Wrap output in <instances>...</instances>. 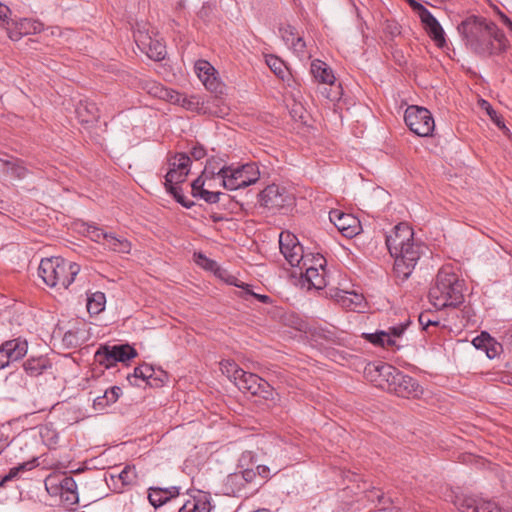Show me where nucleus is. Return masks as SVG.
<instances>
[{"instance_id": "nucleus-1", "label": "nucleus", "mask_w": 512, "mask_h": 512, "mask_svg": "<svg viewBox=\"0 0 512 512\" xmlns=\"http://www.w3.org/2000/svg\"><path fill=\"white\" fill-rule=\"evenodd\" d=\"M457 30L465 46L480 57L500 56L510 47L505 33L485 17L469 16L458 25Z\"/></svg>"}, {"instance_id": "nucleus-2", "label": "nucleus", "mask_w": 512, "mask_h": 512, "mask_svg": "<svg viewBox=\"0 0 512 512\" xmlns=\"http://www.w3.org/2000/svg\"><path fill=\"white\" fill-rule=\"evenodd\" d=\"M385 243L394 258V273L403 281L408 279L427 247L421 240L415 239L414 231L407 223L397 224L386 235Z\"/></svg>"}, {"instance_id": "nucleus-3", "label": "nucleus", "mask_w": 512, "mask_h": 512, "mask_svg": "<svg viewBox=\"0 0 512 512\" xmlns=\"http://www.w3.org/2000/svg\"><path fill=\"white\" fill-rule=\"evenodd\" d=\"M429 299L438 310L457 307L464 300L463 282L450 267L441 268L430 288Z\"/></svg>"}, {"instance_id": "nucleus-4", "label": "nucleus", "mask_w": 512, "mask_h": 512, "mask_svg": "<svg viewBox=\"0 0 512 512\" xmlns=\"http://www.w3.org/2000/svg\"><path fill=\"white\" fill-rule=\"evenodd\" d=\"M80 266L61 257H50L41 260L38 274L50 287L67 289L79 273Z\"/></svg>"}, {"instance_id": "nucleus-5", "label": "nucleus", "mask_w": 512, "mask_h": 512, "mask_svg": "<svg viewBox=\"0 0 512 512\" xmlns=\"http://www.w3.org/2000/svg\"><path fill=\"white\" fill-rule=\"evenodd\" d=\"M221 366L223 373H226L229 378L233 379L235 385L243 393L259 396L266 400L274 399L272 386L258 375L246 372L230 361L222 362Z\"/></svg>"}, {"instance_id": "nucleus-6", "label": "nucleus", "mask_w": 512, "mask_h": 512, "mask_svg": "<svg viewBox=\"0 0 512 512\" xmlns=\"http://www.w3.org/2000/svg\"><path fill=\"white\" fill-rule=\"evenodd\" d=\"M220 185L228 190H237L255 184L260 178L258 166L247 163L241 166H222L216 168Z\"/></svg>"}, {"instance_id": "nucleus-7", "label": "nucleus", "mask_w": 512, "mask_h": 512, "mask_svg": "<svg viewBox=\"0 0 512 512\" xmlns=\"http://www.w3.org/2000/svg\"><path fill=\"white\" fill-rule=\"evenodd\" d=\"M45 488L51 496H59L61 502L66 505L78 503L77 484L71 476L49 475L45 479Z\"/></svg>"}, {"instance_id": "nucleus-8", "label": "nucleus", "mask_w": 512, "mask_h": 512, "mask_svg": "<svg viewBox=\"0 0 512 512\" xmlns=\"http://www.w3.org/2000/svg\"><path fill=\"white\" fill-rule=\"evenodd\" d=\"M84 232L92 241L102 244L109 251L128 254L132 245L128 239L118 236L112 232H107L96 224H86Z\"/></svg>"}, {"instance_id": "nucleus-9", "label": "nucleus", "mask_w": 512, "mask_h": 512, "mask_svg": "<svg viewBox=\"0 0 512 512\" xmlns=\"http://www.w3.org/2000/svg\"><path fill=\"white\" fill-rule=\"evenodd\" d=\"M409 129L420 137H429L435 129V121L431 112L420 106H409L404 115Z\"/></svg>"}, {"instance_id": "nucleus-10", "label": "nucleus", "mask_w": 512, "mask_h": 512, "mask_svg": "<svg viewBox=\"0 0 512 512\" xmlns=\"http://www.w3.org/2000/svg\"><path fill=\"white\" fill-rule=\"evenodd\" d=\"M294 201L293 193L276 184L268 185L259 194L260 205L272 211L288 209L294 205Z\"/></svg>"}, {"instance_id": "nucleus-11", "label": "nucleus", "mask_w": 512, "mask_h": 512, "mask_svg": "<svg viewBox=\"0 0 512 512\" xmlns=\"http://www.w3.org/2000/svg\"><path fill=\"white\" fill-rule=\"evenodd\" d=\"M219 103L220 100L217 97L204 99L199 95L187 96L182 94L178 105L199 114H210L217 117H223L227 114V107L220 106Z\"/></svg>"}, {"instance_id": "nucleus-12", "label": "nucleus", "mask_w": 512, "mask_h": 512, "mask_svg": "<svg viewBox=\"0 0 512 512\" xmlns=\"http://www.w3.org/2000/svg\"><path fill=\"white\" fill-rule=\"evenodd\" d=\"M134 40L138 48L150 59L161 61L165 58V45L160 39L153 37L148 31L137 29L134 32Z\"/></svg>"}, {"instance_id": "nucleus-13", "label": "nucleus", "mask_w": 512, "mask_h": 512, "mask_svg": "<svg viewBox=\"0 0 512 512\" xmlns=\"http://www.w3.org/2000/svg\"><path fill=\"white\" fill-rule=\"evenodd\" d=\"M280 252L286 261L292 266L297 267L303 260L304 249L298 238L290 232H281L279 235Z\"/></svg>"}, {"instance_id": "nucleus-14", "label": "nucleus", "mask_w": 512, "mask_h": 512, "mask_svg": "<svg viewBox=\"0 0 512 512\" xmlns=\"http://www.w3.org/2000/svg\"><path fill=\"white\" fill-rule=\"evenodd\" d=\"M28 342L22 337L14 338L3 342L0 345V370L10 363L16 362L26 356Z\"/></svg>"}, {"instance_id": "nucleus-15", "label": "nucleus", "mask_w": 512, "mask_h": 512, "mask_svg": "<svg viewBox=\"0 0 512 512\" xmlns=\"http://www.w3.org/2000/svg\"><path fill=\"white\" fill-rule=\"evenodd\" d=\"M329 219L344 237L352 238L362 230L359 219L352 214L334 209L329 212Z\"/></svg>"}, {"instance_id": "nucleus-16", "label": "nucleus", "mask_w": 512, "mask_h": 512, "mask_svg": "<svg viewBox=\"0 0 512 512\" xmlns=\"http://www.w3.org/2000/svg\"><path fill=\"white\" fill-rule=\"evenodd\" d=\"M137 482L134 466L126 465L119 473H110L106 478L108 487L115 493H123Z\"/></svg>"}, {"instance_id": "nucleus-17", "label": "nucleus", "mask_w": 512, "mask_h": 512, "mask_svg": "<svg viewBox=\"0 0 512 512\" xmlns=\"http://www.w3.org/2000/svg\"><path fill=\"white\" fill-rule=\"evenodd\" d=\"M43 24L34 19L23 18L7 22V34L13 41L20 40L23 36L41 32Z\"/></svg>"}, {"instance_id": "nucleus-18", "label": "nucleus", "mask_w": 512, "mask_h": 512, "mask_svg": "<svg viewBox=\"0 0 512 512\" xmlns=\"http://www.w3.org/2000/svg\"><path fill=\"white\" fill-rule=\"evenodd\" d=\"M188 173L179 171L176 168H169L165 175L166 190L174 196L176 201L186 208H190L193 202L186 200L181 193V188L178 186L186 180Z\"/></svg>"}, {"instance_id": "nucleus-19", "label": "nucleus", "mask_w": 512, "mask_h": 512, "mask_svg": "<svg viewBox=\"0 0 512 512\" xmlns=\"http://www.w3.org/2000/svg\"><path fill=\"white\" fill-rule=\"evenodd\" d=\"M195 73L200 81L211 92H221V82L216 77L215 68L206 60H198L195 63Z\"/></svg>"}, {"instance_id": "nucleus-20", "label": "nucleus", "mask_w": 512, "mask_h": 512, "mask_svg": "<svg viewBox=\"0 0 512 512\" xmlns=\"http://www.w3.org/2000/svg\"><path fill=\"white\" fill-rule=\"evenodd\" d=\"M132 377L146 381L151 387H161L167 380L165 371L155 370L153 366L146 363L135 367Z\"/></svg>"}, {"instance_id": "nucleus-21", "label": "nucleus", "mask_w": 512, "mask_h": 512, "mask_svg": "<svg viewBox=\"0 0 512 512\" xmlns=\"http://www.w3.org/2000/svg\"><path fill=\"white\" fill-rule=\"evenodd\" d=\"M420 19L430 38L436 43L438 47H444V45L446 44V40L444 37L445 33L438 20L432 15V13L429 10L424 12V14L420 16Z\"/></svg>"}, {"instance_id": "nucleus-22", "label": "nucleus", "mask_w": 512, "mask_h": 512, "mask_svg": "<svg viewBox=\"0 0 512 512\" xmlns=\"http://www.w3.org/2000/svg\"><path fill=\"white\" fill-rule=\"evenodd\" d=\"M364 372L366 377L380 388L381 382L390 377L391 373H395V367L384 362H374L369 363Z\"/></svg>"}, {"instance_id": "nucleus-23", "label": "nucleus", "mask_w": 512, "mask_h": 512, "mask_svg": "<svg viewBox=\"0 0 512 512\" xmlns=\"http://www.w3.org/2000/svg\"><path fill=\"white\" fill-rule=\"evenodd\" d=\"M473 346L485 352L489 359H494L502 350V346L487 332H481L472 340Z\"/></svg>"}, {"instance_id": "nucleus-24", "label": "nucleus", "mask_w": 512, "mask_h": 512, "mask_svg": "<svg viewBox=\"0 0 512 512\" xmlns=\"http://www.w3.org/2000/svg\"><path fill=\"white\" fill-rule=\"evenodd\" d=\"M178 495L179 488L176 486H171L168 488L150 487L148 489L149 503L155 508L164 505L170 499L175 498Z\"/></svg>"}, {"instance_id": "nucleus-25", "label": "nucleus", "mask_w": 512, "mask_h": 512, "mask_svg": "<svg viewBox=\"0 0 512 512\" xmlns=\"http://www.w3.org/2000/svg\"><path fill=\"white\" fill-rule=\"evenodd\" d=\"M314 80L320 84L333 85L336 81L333 70L322 60L314 59L310 65Z\"/></svg>"}, {"instance_id": "nucleus-26", "label": "nucleus", "mask_w": 512, "mask_h": 512, "mask_svg": "<svg viewBox=\"0 0 512 512\" xmlns=\"http://www.w3.org/2000/svg\"><path fill=\"white\" fill-rule=\"evenodd\" d=\"M421 393L418 382L408 375L401 374L394 387V394L404 398L416 397Z\"/></svg>"}, {"instance_id": "nucleus-27", "label": "nucleus", "mask_w": 512, "mask_h": 512, "mask_svg": "<svg viewBox=\"0 0 512 512\" xmlns=\"http://www.w3.org/2000/svg\"><path fill=\"white\" fill-rule=\"evenodd\" d=\"M337 302L348 310L360 311L364 308L365 299L355 291H339L335 294Z\"/></svg>"}, {"instance_id": "nucleus-28", "label": "nucleus", "mask_w": 512, "mask_h": 512, "mask_svg": "<svg viewBox=\"0 0 512 512\" xmlns=\"http://www.w3.org/2000/svg\"><path fill=\"white\" fill-rule=\"evenodd\" d=\"M211 504L206 494L198 493L190 496L179 508L178 512H210Z\"/></svg>"}, {"instance_id": "nucleus-29", "label": "nucleus", "mask_w": 512, "mask_h": 512, "mask_svg": "<svg viewBox=\"0 0 512 512\" xmlns=\"http://www.w3.org/2000/svg\"><path fill=\"white\" fill-rule=\"evenodd\" d=\"M52 366L46 356L29 357L23 362V370L30 377H38Z\"/></svg>"}, {"instance_id": "nucleus-30", "label": "nucleus", "mask_w": 512, "mask_h": 512, "mask_svg": "<svg viewBox=\"0 0 512 512\" xmlns=\"http://www.w3.org/2000/svg\"><path fill=\"white\" fill-rule=\"evenodd\" d=\"M215 161H208L202 174L197 178L195 179L192 184H191V188H192V195L194 197H199L202 193V191H204L206 188H205V185L207 183V181H210V180H217V173H216V167H214L213 163Z\"/></svg>"}, {"instance_id": "nucleus-31", "label": "nucleus", "mask_w": 512, "mask_h": 512, "mask_svg": "<svg viewBox=\"0 0 512 512\" xmlns=\"http://www.w3.org/2000/svg\"><path fill=\"white\" fill-rule=\"evenodd\" d=\"M301 275L307 282L309 288L320 290L327 285L326 267L321 269L315 268L314 266H309V268H306V272H303Z\"/></svg>"}, {"instance_id": "nucleus-32", "label": "nucleus", "mask_w": 512, "mask_h": 512, "mask_svg": "<svg viewBox=\"0 0 512 512\" xmlns=\"http://www.w3.org/2000/svg\"><path fill=\"white\" fill-rule=\"evenodd\" d=\"M75 112L81 123H92L99 118L98 107L88 100L80 101Z\"/></svg>"}, {"instance_id": "nucleus-33", "label": "nucleus", "mask_w": 512, "mask_h": 512, "mask_svg": "<svg viewBox=\"0 0 512 512\" xmlns=\"http://www.w3.org/2000/svg\"><path fill=\"white\" fill-rule=\"evenodd\" d=\"M408 325L409 321L401 323L396 326L389 327L387 331L385 330L386 337L379 338L380 347L396 346L397 348H399L400 345H398L397 340L402 337Z\"/></svg>"}, {"instance_id": "nucleus-34", "label": "nucleus", "mask_w": 512, "mask_h": 512, "mask_svg": "<svg viewBox=\"0 0 512 512\" xmlns=\"http://www.w3.org/2000/svg\"><path fill=\"white\" fill-rule=\"evenodd\" d=\"M479 498L468 496L465 494H457L453 499L455 507L460 512H477V504Z\"/></svg>"}, {"instance_id": "nucleus-35", "label": "nucleus", "mask_w": 512, "mask_h": 512, "mask_svg": "<svg viewBox=\"0 0 512 512\" xmlns=\"http://www.w3.org/2000/svg\"><path fill=\"white\" fill-rule=\"evenodd\" d=\"M309 266L323 269V267H326V259L319 253L304 254L303 260H301V263L297 266L300 270V274L306 272V268H309Z\"/></svg>"}, {"instance_id": "nucleus-36", "label": "nucleus", "mask_w": 512, "mask_h": 512, "mask_svg": "<svg viewBox=\"0 0 512 512\" xmlns=\"http://www.w3.org/2000/svg\"><path fill=\"white\" fill-rule=\"evenodd\" d=\"M106 297L103 292H94L87 298V310L90 314L97 315L104 310Z\"/></svg>"}, {"instance_id": "nucleus-37", "label": "nucleus", "mask_w": 512, "mask_h": 512, "mask_svg": "<svg viewBox=\"0 0 512 512\" xmlns=\"http://www.w3.org/2000/svg\"><path fill=\"white\" fill-rule=\"evenodd\" d=\"M114 359L117 362H126L137 356V351L129 344L112 345Z\"/></svg>"}, {"instance_id": "nucleus-38", "label": "nucleus", "mask_w": 512, "mask_h": 512, "mask_svg": "<svg viewBox=\"0 0 512 512\" xmlns=\"http://www.w3.org/2000/svg\"><path fill=\"white\" fill-rule=\"evenodd\" d=\"M95 360L105 368H111L116 364L110 345H102L95 353Z\"/></svg>"}, {"instance_id": "nucleus-39", "label": "nucleus", "mask_w": 512, "mask_h": 512, "mask_svg": "<svg viewBox=\"0 0 512 512\" xmlns=\"http://www.w3.org/2000/svg\"><path fill=\"white\" fill-rule=\"evenodd\" d=\"M266 64L280 79L285 80V78L289 76V72L285 63L277 56L267 55Z\"/></svg>"}, {"instance_id": "nucleus-40", "label": "nucleus", "mask_w": 512, "mask_h": 512, "mask_svg": "<svg viewBox=\"0 0 512 512\" xmlns=\"http://www.w3.org/2000/svg\"><path fill=\"white\" fill-rule=\"evenodd\" d=\"M154 90L153 94L156 96V97H159L163 100H166V101H169L170 103H173V104H179V101H180V98H181V93L173 90V89H170V88H165L161 85H155L153 88Z\"/></svg>"}, {"instance_id": "nucleus-41", "label": "nucleus", "mask_w": 512, "mask_h": 512, "mask_svg": "<svg viewBox=\"0 0 512 512\" xmlns=\"http://www.w3.org/2000/svg\"><path fill=\"white\" fill-rule=\"evenodd\" d=\"M34 466H35L34 461H31V462L21 463L18 466L11 468L9 470V472L5 476H3L2 479L0 480V486H3L8 481H12L14 479L19 478L20 473L30 470Z\"/></svg>"}, {"instance_id": "nucleus-42", "label": "nucleus", "mask_w": 512, "mask_h": 512, "mask_svg": "<svg viewBox=\"0 0 512 512\" xmlns=\"http://www.w3.org/2000/svg\"><path fill=\"white\" fill-rule=\"evenodd\" d=\"M191 160L190 157L184 153L176 154L169 161V168H176L179 171H183L189 174Z\"/></svg>"}, {"instance_id": "nucleus-43", "label": "nucleus", "mask_w": 512, "mask_h": 512, "mask_svg": "<svg viewBox=\"0 0 512 512\" xmlns=\"http://www.w3.org/2000/svg\"><path fill=\"white\" fill-rule=\"evenodd\" d=\"M480 106L484 109L487 114L490 116L491 120L496 124L498 128L501 130H508L504 124L503 119L497 114V112L492 108V106L486 100L480 101Z\"/></svg>"}, {"instance_id": "nucleus-44", "label": "nucleus", "mask_w": 512, "mask_h": 512, "mask_svg": "<svg viewBox=\"0 0 512 512\" xmlns=\"http://www.w3.org/2000/svg\"><path fill=\"white\" fill-rule=\"evenodd\" d=\"M401 374L402 372L395 368V373H391L390 377L384 379V382H381L380 384V388L390 393H394V387L396 386L397 381H399Z\"/></svg>"}, {"instance_id": "nucleus-45", "label": "nucleus", "mask_w": 512, "mask_h": 512, "mask_svg": "<svg viewBox=\"0 0 512 512\" xmlns=\"http://www.w3.org/2000/svg\"><path fill=\"white\" fill-rule=\"evenodd\" d=\"M401 374L402 372L395 368V373H391L390 377L384 379V382H381L380 384V388L390 393H394V387L396 386L397 381H399Z\"/></svg>"}, {"instance_id": "nucleus-46", "label": "nucleus", "mask_w": 512, "mask_h": 512, "mask_svg": "<svg viewBox=\"0 0 512 512\" xmlns=\"http://www.w3.org/2000/svg\"><path fill=\"white\" fill-rule=\"evenodd\" d=\"M280 34L286 45H290L292 41L298 36L296 29L290 25L280 28Z\"/></svg>"}, {"instance_id": "nucleus-47", "label": "nucleus", "mask_w": 512, "mask_h": 512, "mask_svg": "<svg viewBox=\"0 0 512 512\" xmlns=\"http://www.w3.org/2000/svg\"><path fill=\"white\" fill-rule=\"evenodd\" d=\"M121 393L122 390L120 387L113 386L110 389H107L102 396L106 400V404L110 405L115 403L119 399Z\"/></svg>"}, {"instance_id": "nucleus-48", "label": "nucleus", "mask_w": 512, "mask_h": 512, "mask_svg": "<svg viewBox=\"0 0 512 512\" xmlns=\"http://www.w3.org/2000/svg\"><path fill=\"white\" fill-rule=\"evenodd\" d=\"M289 47L298 55L305 56L306 55V43L301 36H297L294 41H292Z\"/></svg>"}, {"instance_id": "nucleus-49", "label": "nucleus", "mask_w": 512, "mask_h": 512, "mask_svg": "<svg viewBox=\"0 0 512 512\" xmlns=\"http://www.w3.org/2000/svg\"><path fill=\"white\" fill-rule=\"evenodd\" d=\"M9 168L11 173L18 178H22L26 174V169L20 165H18L12 158L2 160Z\"/></svg>"}, {"instance_id": "nucleus-50", "label": "nucleus", "mask_w": 512, "mask_h": 512, "mask_svg": "<svg viewBox=\"0 0 512 512\" xmlns=\"http://www.w3.org/2000/svg\"><path fill=\"white\" fill-rule=\"evenodd\" d=\"M222 195L224 194L219 191H209L208 188H206L204 191H202L199 197L205 200L207 203L214 204L219 202L220 196Z\"/></svg>"}, {"instance_id": "nucleus-51", "label": "nucleus", "mask_w": 512, "mask_h": 512, "mask_svg": "<svg viewBox=\"0 0 512 512\" xmlns=\"http://www.w3.org/2000/svg\"><path fill=\"white\" fill-rule=\"evenodd\" d=\"M363 338L372 343L375 346L380 347L379 338L386 337L385 330H377L374 333H363Z\"/></svg>"}, {"instance_id": "nucleus-52", "label": "nucleus", "mask_w": 512, "mask_h": 512, "mask_svg": "<svg viewBox=\"0 0 512 512\" xmlns=\"http://www.w3.org/2000/svg\"><path fill=\"white\" fill-rule=\"evenodd\" d=\"M196 257H197L196 258L197 264L202 266L203 268H205L207 270H211L215 266V262L210 260V259H208L203 254H198V255H196Z\"/></svg>"}, {"instance_id": "nucleus-53", "label": "nucleus", "mask_w": 512, "mask_h": 512, "mask_svg": "<svg viewBox=\"0 0 512 512\" xmlns=\"http://www.w3.org/2000/svg\"><path fill=\"white\" fill-rule=\"evenodd\" d=\"M10 13L9 7L3 5L0 3V25L7 27V22L10 20L8 19V14Z\"/></svg>"}, {"instance_id": "nucleus-54", "label": "nucleus", "mask_w": 512, "mask_h": 512, "mask_svg": "<svg viewBox=\"0 0 512 512\" xmlns=\"http://www.w3.org/2000/svg\"><path fill=\"white\" fill-rule=\"evenodd\" d=\"M419 323L422 325L423 329H427L430 325L439 324L438 321L429 319L426 314H421L419 316Z\"/></svg>"}, {"instance_id": "nucleus-55", "label": "nucleus", "mask_w": 512, "mask_h": 512, "mask_svg": "<svg viewBox=\"0 0 512 512\" xmlns=\"http://www.w3.org/2000/svg\"><path fill=\"white\" fill-rule=\"evenodd\" d=\"M409 5L413 8V10L418 12L419 17L424 14V12L428 11L426 7H424L421 3L416 0H407Z\"/></svg>"}, {"instance_id": "nucleus-56", "label": "nucleus", "mask_w": 512, "mask_h": 512, "mask_svg": "<svg viewBox=\"0 0 512 512\" xmlns=\"http://www.w3.org/2000/svg\"><path fill=\"white\" fill-rule=\"evenodd\" d=\"M205 154H206L205 149L201 146H195V147H193V149L191 151V155L196 160L202 159L205 156Z\"/></svg>"}, {"instance_id": "nucleus-57", "label": "nucleus", "mask_w": 512, "mask_h": 512, "mask_svg": "<svg viewBox=\"0 0 512 512\" xmlns=\"http://www.w3.org/2000/svg\"><path fill=\"white\" fill-rule=\"evenodd\" d=\"M93 403H94V408L96 410H103L106 406L109 405V404H106V400L104 399L103 396L96 397L94 399Z\"/></svg>"}, {"instance_id": "nucleus-58", "label": "nucleus", "mask_w": 512, "mask_h": 512, "mask_svg": "<svg viewBox=\"0 0 512 512\" xmlns=\"http://www.w3.org/2000/svg\"><path fill=\"white\" fill-rule=\"evenodd\" d=\"M497 15L499 16L500 20L502 21V23L508 28L510 29L512 27V21L511 19L505 15L502 11H500L499 9H497Z\"/></svg>"}, {"instance_id": "nucleus-59", "label": "nucleus", "mask_w": 512, "mask_h": 512, "mask_svg": "<svg viewBox=\"0 0 512 512\" xmlns=\"http://www.w3.org/2000/svg\"><path fill=\"white\" fill-rule=\"evenodd\" d=\"M249 293L253 297L257 298L262 303H268L270 301V297L267 296V295L256 294V293H253V292H249Z\"/></svg>"}, {"instance_id": "nucleus-60", "label": "nucleus", "mask_w": 512, "mask_h": 512, "mask_svg": "<svg viewBox=\"0 0 512 512\" xmlns=\"http://www.w3.org/2000/svg\"><path fill=\"white\" fill-rule=\"evenodd\" d=\"M73 336V334L71 332H67L65 333L64 335V341H67V342H71V337Z\"/></svg>"}, {"instance_id": "nucleus-61", "label": "nucleus", "mask_w": 512, "mask_h": 512, "mask_svg": "<svg viewBox=\"0 0 512 512\" xmlns=\"http://www.w3.org/2000/svg\"><path fill=\"white\" fill-rule=\"evenodd\" d=\"M215 181H216V180H210V181H207V183H206V185H205V186H207L208 188H213V187L215 186V185H214V182H215Z\"/></svg>"}, {"instance_id": "nucleus-62", "label": "nucleus", "mask_w": 512, "mask_h": 512, "mask_svg": "<svg viewBox=\"0 0 512 512\" xmlns=\"http://www.w3.org/2000/svg\"><path fill=\"white\" fill-rule=\"evenodd\" d=\"M18 376H19V374H18V373H11V374H10V376H9V378L12 380V379H14V378H17Z\"/></svg>"}, {"instance_id": "nucleus-63", "label": "nucleus", "mask_w": 512, "mask_h": 512, "mask_svg": "<svg viewBox=\"0 0 512 512\" xmlns=\"http://www.w3.org/2000/svg\"><path fill=\"white\" fill-rule=\"evenodd\" d=\"M509 30L512 32V27Z\"/></svg>"}]
</instances>
